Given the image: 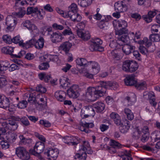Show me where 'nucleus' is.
<instances>
[{
    "label": "nucleus",
    "mask_w": 160,
    "mask_h": 160,
    "mask_svg": "<svg viewBox=\"0 0 160 160\" xmlns=\"http://www.w3.org/2000/svg\"><path fill=\"white\" fill-rule=\"evenodd\" d=\"M118 87V83L116 82H103L101 86L97 87H89L87 89L86 93L84 94V98L88 102H92L96 101L99 97L103 96L106 92V88H110L114 90Z\"/></svg>",
    "instance_id": "obj_1"
},
{
    "label": "nucleus",
    "mask_w": 160,
    "mask_h": 160,
    "mask_svg": "<svg viewBox=\"0 0 160 160\" xmlns=\"http://www.w3.org/2000/svg\"><path fill=\"white\" fill-rule=\"evenodd\" d=\"M20 118L18 117H12L6 121L2 122V128H0L2 134H4L8 130L14 131L18 127V123L16 121H20Z\"/></svg>",
    "instance_id": "obj_2"
},
{
    "label": "nucleus",
    "mask_w": 160,
    "mask_h": 160,
    "mask_svg": "<svg viewBox=\"0 0 160 160\" xmlns=\"http://www.w3.org/2000/svg\"><path fill=\"white\" fill-rule=\"evenodd\" d=\"M79 151L84 152L81 154L78 153L74 156L75 159H82L85 160L87 157V153L89 154H92L93 152L91 150L90 144L87 141H83L82 144L79 147Z\"/></svg>",
    "instance_id": "obj_3"
},
{
    "label": "nucleus",
    "mask_w": 160,
    "mask_h": 160,
    "mask_svg": "<svg viewBox=\"0 0 160 160\" xmlns=\"http://www.w3.org/2000/svg\"><path fill=\"white\" fill-rule=\"evenodd\" d=\"M113 24L114 27L122 28L121 29L116 31V35L122 34L128 32V30L126 28L128 26V23L126 21L122 19L115 20L113 21Z\"/></svg>",
    "instance_id": "obj_4"
},
{
    "label": "nucleus",
    "mask_w": 160,
    "mask_h": 160,
    "mask_svg": "<svg viewBox=\"0 0 160 160\" xmlns=\"http://www.w3.org/2000/svg\"><path fill=\"white\" fill-rule=\"evenodd\" d=\"M102 41L99 38H95L93 39L91 41L89 48L92 51H98L102 52L103 51V48L101 45Z\"/></svg>",
    "instance_id": "obj_5"
},
{
    "label": "nucleus",
    "mask_w": 160,
    "mask_h": 160,
    "mask_svg": "<svg viewBox=\"0 0 160 160\" xmlns=\"http://www.w3.org/2000/svg\"><path fill=\"white\" fill-rule=\"evenodd\" d=\"M15 151L18 157L22 160H28L30 158L29 154L23 147H19L17 148Z\"/></svg>",
    "instance_id": "obj_6"
},
{
    "label": "nucleus",
    "mask_w": 160,
    "mask_h": 160,
    "mask_svg": "<svg viewBox=\"0 0 160 160\" xmlns=\"http://www.w3.org/2000/svg\"><path fill=\"white\" fill-rule=\"evenodd\" d=\"M17 23L16 18L12 15L7 16L6 22V24L7 26L6 31L8 32L12 31L14 29Z\"/></svg>",
    "instance_id": "obj_7"
},
{
    "label": "nucleus",
    "mask_w": 160,
    "mask_h": 160,
    "mask_svg": "<svg viewBox=\"0 0 160 160\" xmlns=\"http://www.w3.org/2000/svg\"><path fill=\"white\" fill-rule=\"evenodd\" d=\"M78 91V86L76 84L73 85L67 90V95L70 98H76L79 95Z\"/></svg>",
    "instance_id": "obj_8"
},
{
    "label": "nucleus",
    "mask_w": 160,
    "mask_h": 160,
    "mask_svg": "<svg viewBox=\"0 0 160 160\" xmlns=\"http://www.w3.org/2000/svg\"><path fill=\"white\" fill-rule=\"evenodd\" d=\"M44 148V144L41 142L36 143L34 147L33 150H30V152L34 156H39V154L41 153Z\"/></svg>",
    "instance_id": "obj_9"
},
{
    "label": "nucleus",
    "mask_w": 160,
    "mask_h": 160,
    "mask_svg": "<svg viewBox=\"0 0 160 160\" xmlns=\"http://www.w3.org/2000/svg\"><path fill=\"white\" fill-rule=\"evenodd\" d=\"M59 153L58 150L57 148H50L47 152H44V154L45 156L48 157V159L55 160L58 156Z\"/></svg>",
    "instance_id": "obj_10"
},
{
    "label": "nucleus",
    "mask_w": 160,
    "mask_h": 160,
    "mask_svg": "<svg viewBox=\"0 0 160 160\" xmlns=\"http://www.w3.org/2000/svg\"><path fill=\"white\" fill-rule=\"evenodd\" d=\"M62 141L65 143L69 145H75L79 142V138L78 137L67 136L63 138Z\"/></svg>",
    "instance_id": "obj_11"
},
{
    "label": "nucleus",
    "mask_w": 160,
    "mask_h": 160,
    "mask_svg": "<svg viewBox=\"0 0 160 160\" xmlns=\"http://www.w3.org/2000/svg\"><path fill=\"white\" fill-rule=\"evenodd\" d=\"M94 108L92 105H88L85 106L81 110V112L83 113V111L86 113L84 115L85 118H87L89 116H92L93 117L95 114Z\"/></svg>",
    "instance_id": "obj_12"
},
{
    "label": "nucleus",
    "mask_w": 160,
    "mask_h": 160,
    "mask_svg": "<svg viewBox=\"0 0 160 160\" xmlns=\"http://www.w3.org/2000/svg\"><path fill=\"white\" fill-rule=\"evenodd\" d=\"M143 97L146 99H149L151 104L153 107H155L156 106L157 103L155 101V97L153 92H145L143 93Z\"/></svg>",
    "instance_id": "obj_13"
},
{
    "label": "nucleus",
    "mask_w": 160,
    "mask_h": 160,
    "mask_svg": "<svg viewBox=\"0 0 160 160\" xmlns=\"http://www.w3.org/2000/svg\"><path fill=\"white\" fill-rule=\"evenodd\" d=\"M136 101L135 95L133 93H131L130 96L126 97L124 101V104L125 106L132 105Z\"/></svg>",
    "instance_id": "obj_14"
},
{
    "label": "nucleus",
    "mask_w": 160,
    "mask_h": 160,
    "mask_svg": "<svg viewBox=\"0 0 160 160\" xmlns=\"http://www.w3.org/2000/svg\"><path fill=\"white\" fill-rule=\"evenodd\" d=\"M117 125L120 126V130L123 133L127 132L130 127V122L127 120H125L123 123H122L121 121L120 125Z\"/></svg>",
    "instance_id": "obj_15"
},
{
    "label": "nucleus",
    "mask_w": 160,
    "mask_h": 160,
    "mask_svg": "<svg viewBox=\"0 0 160 160\" xmlns=\"http://www.w3.org/2000/svg\"><path fill=\"white\" fill-rule=\"evenodd\" d=\"M50 38L53 43H57L60 42L62 38V35L61 33L58 32H53L51 35Z\"/></svg>",
    "instance_id": "obj_16"
},
{
    "label": "nucleus",
    "mask_w": 160,
    "mask_h": 160,
    "mask_svg": "<svg viewBox=\"0 0 160 160\" xmlns=\"http://www.w3.org/2000/svg\"><path fill=\"white\" fill-rule=\"evenodd\" d=\"M115 9L119 12H124L127 10V7L126 4L122 2H118L114 5Z\"/></svg>",
    "instance_id": "obj_17"
},
{
    "label": "nucleus",
    "mask_w": 160,
    "mask_h": 160,
    "mask_svg": "<svg viewBox=\"0 0 160 160\" xmlns=\"http://www.w3.org/2000/svg\"><path fill=\"white\" fill-rule=\"evenodd\" d=\"M94 126V124L92 122L90 123H82L81 125L79 127V129L82 131L86 133L89 132L88 129L89 128H92Z\"/></svg>",
    "instance_id": "obj_18"
},
{
    "label": "nucleus",
    "mask_w": 160,
    "mask_h": 160,
    "mask_svg": "<svg viewBox=\"0 0 160 160\" xmlns=\"http://www.w3.org/2000/svg\"><path fill=\"white\" fill-rule=\"evenodd\" d=\"M66 94L63 91H58L55 93V97L57 101L62 102L66 99Z\"/></svg>",
    "instance_id": "obj_19"
},
{
    "label": "nucleus",
    "mask_w": 160,
    "mask_h": 160,
    "mask_svg": "<svg viewBox=\"0 0 160 160\" xmlns=\"http://www.w3.org/2000/svg\"><path fill=\"white\" fill-rule=\"evenodd\" d=\"M124 82L125 85L130 86L135 85L136 82L133 75H129L127 76L124 79Z\"/></svg>",
    "instance_id": "obj_20"
},
{
    "label": "nucleus",
    "mask_w": 160,
    "mask_h": 160,
    "mask_svg": "<svg viewBox=\"0 0 160 160\" xmlns=\"http://www.w3.org/2000/svg\"><path fill=\"white\" fill-rule=\"evenodd\" d=\"M89 65L92 67L91 72L94 74H97L100 70V66L97 62L95 61H90L89 62Z\"/></svg>",
    "instance_id": "obj_21"
},
{
    "label": "nucleus",
    "mask_w": 160,
    "mask_h": 160,
    "mask_svg": "<svg viewBox=\"0 0 160 160\" xmlns=\"http://www.w3.org/2000/svg\"><path fill=\"white\" fill-rule=\"evenodd\" d=\"M122 50L123 52L126 55H128L134 50L135 47L134 46L127 43L122 45Z\"/></svg>",
    "instance_id": "obj_22"
},
{
    "label": "nucleus",
    "mask_w": 160,
    "mask_h": 160,
    "mask_svg": "<svg viewBox=\"0 0 160 160\" xmlns=\"http://www.w3.org/2000/svg\"><path fill=\"white\" fill-rule=\"evenodd\" d=\"M118 35V42L119 45H123L124 43H128L130 42V39L128 36L123 34Z\"/></svg>",
    "instance_id": "obj_23"
},
{
    "label": "nucleus",
    "mask_w": 160,
    "mask_h": 160,
    "mask_svg": "<svg viewBox=\"0 0 160 160\" xmlns=\"http://www.w3.org/2000/svg\"><path fill=\"white\" fill-rule=\"evenodd\" d=\"M93 107L98 112H101L104 109L105 105L102 102H98L93 104Z\"/></svg>",
    "instance_id": "obj_24"
},
{
    "label": "nucleus",
    "mask_w": 160,
    "mask_h": 160,
    "mask_svg": "<svg viewBox=\"0 0 160 160\" xmlns=\"http://www.w3.org/2000/svg\"><path fill=\"white\" fill-rule=\"evenodd\" d=\"M77 33L78 35L83 40H87L90 38V35L88 31L83 32L79 30L77 31Z\"/></svg>",
    "instance_id": "obj_25"
},
{
    "label": "nucleus",
    "mask_w": 160,
    "mask_h": 160,
    "mask_svg": "<svg viewBox=\"0 0 160 160\" xmlns=\"http://www.w3.org/2000/svg\"><path fill=\"white\" fill-rule=\"evenodd\" d=\"M10 104L9 99L5 97L2 98L1 101H0V108L7 109Z\"/></svg>",
    "instance_id": "obj_26"
},
{
    "label": "nucleus",
    "mask_w": 160,
    "mask_h": 160,
    "mask_svg": "<svg viewBox=\"0 0 160 160\" xmlns=\"http://www.w3.org/2000/svg\"><path fill=\"white\" fill-rule=\"evenodd\" d=\"M69 80L67 78L65 77H62L59 79L61 86L63 88L66 89L67 88L69 87L70 85Z\"/></svg>",
    "instance_id": "obj_27"
},
{
    "label": "nucleus",
    "mask_w": 160,
    "mask_h": 160,
    "mask_svg": "<svg viewBox=\"0 0 160 160\" xmlns=\"http://www.w3.org/2000/svg\"><path fill=\"white\" fill-rule=\"evenodd\" d=\"M10 66L9 62L7 61L0 62V75L3 74L4 71L8 69Z\"/></svg>",
    "instance_id": "obj_28"
},
{
    "label": "nucleus",
    "mask_w": 160,
    "mask_h": 160,
    "mask_svg": "<svg viewBox=\"0 0 160 160\" xmlns=\"http://www.w3.org/2000/svg\"><path fill=\"white\" fill-rule=\"evenodd\" d=\"M72 45L71 43L68 42H66L61 44L60 47L61 49L65 52L66 53H68Z\"/></svg>",
    "instance_id": "obj_29"
},
{
    "label": "nucleus",
    "mask_w": 160,
    "mask_h": 160,
    "mask_svg": "<svg viewBox=\"0 0 160 160\" xmlns=\"http://www.w3.org/2000/svg\"><path fill=\"white\" fill-rule=\"evenodd\" d=\"M44 43V39L41 37L37 41L36 40L34 46L37 49H41L43 47Z\"/></svg>",
    "instance_id": "obj_30"
},
{
    "label": "nucleus",
    "mask_w": 160,
    "mask_h": 160,
    "mask_svg": "<svg viewBox=\"0 0 160 160\" xmlns=\"http://www.w3.org/2000/svg\"><path fill=\"white\" fill-rule=\"evenodd\" d=\"M110 117L117 125H120L121 121V118L119 115L115 112H112L110 114Z\"/></svg>",
    "instance_id": "obj_31"
},
{
    "label": "nucleus",
    "mask_w": 160,
    "mask_h": 160,
    "mask_svg": "<svg viewBox=\"0 0 160 160\" xmlns=\"http://www.w3.org/2000/svg\"><path fill=\"white\" fill-rule=\"evenodd\" d=\"M76 63L80 66L87 67L89 65V62L84 58H78L76 60Z\"/></svg>",
    "instance_id": "obj_32"
},
{
    "label": "nucleus",
    "mask_w": 160,
    "mask_h": 160,
    "mask_svg": "<svg viewBox=\"0 0 160 160\" xmlns=\"http://www.w3.org/2000/svg\"><path fill=\"white\" fill-rule=\"evenodd\" d=\"M131 155L130 153L126 151L118 155V156L122 159V160H132L133 158L131 157Z\"/></svg>",
    "instance_id": "obj_33"
},
{
    "label": "nucleus",
    "mask_w": 160,
    "mask_h": 160,
    "mask_svg": "<svg viewBox=\"0 0 160 160\" xmlns=\"http://www.w3.org/2000/svg\"><path fill=\"white\" fill-rule=\"evenodd\" d=\"M70 18L75 22H79L82 19V17L76 13H71Z\"/></svg>",
    "instance_id": "obj_34"
},
{
    "label": "nucleus",
    "mask_w": 160,
    "mask_h": 160,
    "mask_svg": "<svg viewBox=\"0 0 160 160\" xmlns=\"http://www.w3.org/2000/svg\"><path fill=\"white\" fill-rule=\"evenodd\" d=\"M14 48L13 47H3L2 49V52L6 54H9L12 56V53L13 52Z\"/></svg>",
    "instance_id": "obj_35"
},
{
    "label": "nucleus",
    "mask_w": 160,
    "mask_h": 160,
    "mask_svg": "<svg viewBox=\"0 0 160 160\" xmlns=\"http://www.w3.org/2000/svg\"><path fill=\"white\" fill-rule=\"evenodd\" d=\"M109 18H110V17L108 16L105 17V19H102L98 23V26L100 28L102 29L105 27L107 26L108 24Z\"/></svg>",
    "instance_id": "obj_36"
},
{
    "label": "nucleus",
    "mask_w": 160,
    "mask_h": 160,
    "mask_svg": "<svg viewBox=\"0 0 160 160\" xmlns=\"http://www.w3.org/2000/svg\"><path fill=\"white\" fill-rule=\"evenodd\" d=\"M152 41L150 39H148L146 37H144L143 40H140L138 41V43L140 44H143L146 47H149L152 44Z\"/></svg>",
    "instance_id": "obj_37"
},
{
    "label": "nucleus",
    "mask_w": 160,
    "mask_h": 160,
    "mask_svg": "<svg viewBox=\"0 0 160 160\" xmlns=\"http://www.w3.org/2000/svg\"><path fill=\"white\" fill-rule=\"evenodd\" d=\"M44 12L42 9H38V8L37 10L35 12L34 17L35 18H37L39 19H42L43 18Z\"/></svg>",
    "instance_id": "obj_38"
},
{
    "label": "nucleus",
    "mask_w": 160,
    "mask_h": 160,
    "mask_svg": "<svg viewBox=\"0 0 160 160\" xmlns=\"http://www.w3.org/2000/svg\"><path fill=\"white\" fill-rule=\"evenodd\" d=\"M92 0H78V3L81 6L85 7L90 5Z\"/></svg>",
    "instance_id": "obj_39"
},
{
    "label": "nucleus",
    "mask_w": 160,
    "mask_h": 160,
    "mask_svg": "<svg viewBox=\"0 0 160 160\" xmlns=\"http://www.w3.org/2000/svg\"><path fill=\"white\" fill-rule=\"evenodd\" d=\"M12 42L15 43H18L20 46L23 47L24 43L23 40L20 38L19 35L17 36L12 39Z\"/></svg>",
    "instance_id": "obj_40"
},
{
    "label": "nucleus",
    "mask_w": 160,
    "mask_h": 160,
    "mask_svg": "<svg viewBox=\"0 0 160 160\" xmlns=\"http://www.w3.org/2000/svg\"><path fill=\"white\" fill-rule=\"evenodd\" d=\"M29 30H31V34L33 35L34 36H36L39 34V30L36 26L34 24H32Z\"/></svg>",
    "instance_id": "obj_41"
},
{
    "label": "nucleus",
    "mask_w": 160,
    "mask_h": 160,
    "mask_svg": "<svg viewBox=\"0 0 160 160\" xmlns=\"http://www.w3.org/2000/svg\"><path fill=\"white\" fill-rule=\"evenodd\" d=\"M19 137L21 140V142L23 144L29 145L32 142V140L30 138H25L23 137L22 135L20 136Z\"/></svg>",
    "instance_id": "obj_42"
},
{
    "label": "nucleus",
    "mask_w": 160,
    "mask_h": 160,
    "mask_svg": "<svg viewBox=\"0 0 160 160\" xmlns=\"http://www.w3.org/2000/svg\"><path fill=\"white\" fill-rule=\"evenodd\" d=\"M138 68V65L135 62L131 61L129 72H132L136 71Z\"/></svg>",
    "instance_id": "obj_43"
},
{
    "label": "nucleus",
    "mask_w": 160,
    "mask_h": 160,
    "mask_svg": "<svg viewBox=\"0 0 160 160\" xmlns=\"http://www.w3.org/2000/svg\"><path fill=\"white\" fill-rule=\"evenodd\" d=\"M135 87L138 90L144 89L146 88V84L145 82H137L135 84Z\"/></svg>",
    "instance_id": "obj_44"
},
{
    "label": "nucleus",
    "mask_w": 160,
    "mask_h": 160,
    "mask_svg": "<svg viewBox=\"0 0 160 160\" xmlns=\"http://www.w3.org/2000/svg\"><path fill=\"white\" fill-rule=\"evenodd\" d=\"M25 96L28 98V102H33L36 99V95L35 93L29 92L28 93H26Z\"/></svg>",
    "instance_id": "obj_45"
},
{
    "label": "nucleus",
    "mask_w": 160,
    "mask_h": 160,
    "mask_svg": "<svg viewBox=\"0 0 160 160\" xmlns=\"http://www.w3.org/2000/svg\"><path fill=\"white\" fill-rule=\"evenodd\" d=\"M81 73L86 78H93V75H94L93 73H90L88 71L85 69H82L81 72Z\"/></svg>",
    "instance_id": "obj_46"
},
{
    "label": "nucleus",
    "mask_w": 160,
    "mask_h": 160,
    "mask_svg": "<svg viewBox=\"0 0 160 160\" xmlns=\"http://www.w3.org/2000/svg\"><path fill=\"white\" fill-rule=\"evenodd\" d=\"M35 42L36 40L35 39H32L26 43H24L23 47L26 49L29 48L33 44L35 45Z\"/></svg>",
    "instance_id": "obj_47"
},
{
    "label": "nucleus",
    "mask_w": 160,
    "mask_h": 160,
    "mask_svg": "<svg viewBox=\"0 0 160 160\" xmlns=\"http://www.w3.org/2000/svg\"><path fill=\"white\" fill-rule=\"evenodd\" d=\"M131 61L127 60L123 62L122 65V69L123 70L126 72H129V69L130 66V63Z\"/></svg>",
    "instance_id": "obj_48"
},
{
    "label": "nucleus",
    "mask_w": 160,
    "mask_h": 160,
    "mask_svg": "<svg viewBox=\"0 0 160 160\" xmlns=\"http://www.w3.org/2000/svg\"><path fill=\"white\" fill-rule=\"evenodd\" d=\"M68 10V11L70 12V13H77L78 11L77 5L74 3H72L69 6Z\"/></svg>",
    "instance_id": "obj_49"
},
{
    "label": "nucleus",
    "mask_w": 160,
    "mask_h": 160,
    "mask_svg": "<svg viewBox=\"0 0 160 160\" xmlns=\"http://www.w3.org/2000/svg\"><path fill=\"white\" fill-rule=\"evenodd\" d=\"M149 38L151 41L154 42H158L160 41V35L158 34H152L149 36Z\"/></svg>",
    "instance_id": "obj_50"
},
{
    "label": "nucleus",
    "mask_w": 160,
    "mask_h": 160,
    "mask_svg": "<svg viewBox=\"0 0 160 160\" xmlns=\"http://www.w3.org/2000/svg\"><path fill=\"white\" fill-rule=\"evenodd\" d=\"M38 8L37 7H28L27 8V14H32V16H34Z\"/></svg>",
    "instance_id": "obj_51"
},
{
    "label": "nucleus",
    "mask_w": 160,
    "mask_h": 160,
    "mask_svg": "<svg viewBox=\"0 0 160 160\" xmlns=\"http://www.w3.org/2000/svg\"><path fill=\"white\" fill-rule=\"evenodd\" d=\"M3 41L6 43L11 44L12 42V39L11 37L8 35H5L2 37Z\"/></svg>",
    "instance_id": "obj_52"
},
{
    "label": "nucleus",
    "mask_w": 160,
    "mask_h": 160,
    "mask_svg": "<svg viewBox=\"0 0 160 160\" xmlns=\"http://www.w3.org/2000/svg\"><path fill=\"white\" fill-rule=\"evenodd\" d=\"M49 67L48 62H44L40 64L38 66V68L41 70H46L48 69Z\"/></svg>",
    "instance_id": "obj_53"
},
{
    "label": "nucleus",
    "mask_w": 160,
    "mask_h": 160,
    "mask_svg": "<svg viewBox=\"0 0 160 160\" xmlns=\"http://www.w3.org/2000/svg\"><path fill=\"white\" fill-rule=\"evenodd\" d=\"M48 58L50 61H52L57 63L59 62V60L58 56L49 55L48 56Z\"/></svg>",
    "instance_id": "obj_54"
},
{
    "label": "nucleus",
    "mask_w": 160,
    "mask_h": 160,
    "mask_svg": "<svg viewBox=\"0 0 160 160\" xmlns=\"http://www.w3.org/2000/svg\"><path fill=\"white\" fill-rule=\"evenodd\" d=\"M110 146L114 147L116 148H121V144L118 142L113 140H111L110 143Z\"/></svg>",
    "instance_id": "obj_55"
},
{
    "label": "nucleus",
    "mask_w": 160,
    "mask_h": 160,
    "mask_svg": "<svg viewBox=\"0 0 160 160\" xmlns=\"http://www.w3.org/2000/svg\"><path fill=\"white\" fill-rule=\"evenodd\" d=\"M27 105L28 103L27 101L23 100L19 102L17 105V106L19 108L23 109L26 108Z\"/></svg>",
    "instance_id": "obj_56"
},
{
    "label": "nucleus",
    "mask_w": 160,
    "mask_h": 160,
    "mask_svg": "<svg viewBox=\"0 0 160 160\" xmlns=\"http://www.w3.org/2000/svg\"><path fill=\"white\" fill-rule=\"evenodd\" d=\"M0 145L2 148L4 149H6L8 148L9 146V143L5 140H3L1 142Z\"/></svg>",
    "instance_id": "obj_57"
},
{
    "label": "nucleus",
    "mask_w": 160,
    "mask_h": 160,
    "mask_svg": "<svg viewBox=\"0 0 160 160\" xmlns=\"http://www.w3.org/2000/svg\"><path fill=\"white\" fill-rule=\"evenodd\" d=\"M39 123L46 127H49L51 126L50 122L46 120H41L39 121Z\"/></svg>",
    "instance_id": "obj_58"
},
{
    "label": "nucleus",
    "mask_w": 160,
    "mask_h": 160,
    "mask_svg": "<svg viewBox=\"0 0 160 160\" xmlns=\"http://www.w3.org/2000/svg\"><path fill=\"white\" fill-rule=\"evenodd\" d=\"M15 6L19 5H24L26 4H29L26 0H16Z\"/></svg>",
    "instance_id": "obj_59"
},
{
    "label": "nucleus",
    "mask_w": 160,
    "mask_h": 160,
    "mask_svg": "<svg viewBox=\"0 0 160 160\" xmlns=\"http://www.w3.org/2000/svg\"><path fill=\"white\" fill-rule=\"evenodd\" d=\"M36 90L42 93H45L46 91V89L42 85H39L36 87Z\"/></svg>",
    "instance_id": "obj_60"
},
{
    "label": "nucleus",
    "mask_w": 160,
    "mask_h": 160,
    "mask_svg": "<svg viewBox=\"0 0 160 160\" xmlns=\"http://www.w3.org/2000/svg\"><path fill=\"white\" fill-rule=\"evenodd\" d=\"M151 30L152 32H154L160 31V26L158 24L153 25L151 27Z\"/></svg>",
    "instance_id": "obj_61"
},
{
    "label": "nucleus",
    "mask_w": 160,
    "mask_h": 160,
    "mask_svg": "<svg viewBox=\"0 0 160 160\" xmlns=\"http://www.w3.org/2000/svg\"><path fill=\"white\" fill-rule=\"evenodd\" d=\"M7 83V81L5 78L3 77H0V88L5 86Z\"/></svg>",
    "instance_id": "obj_62"
},
{
    "label": "nucleus",
    "mask_w": 160,
    "mask_h": 160,
    "mask_svg": "<svg viewBox=\"0 0 160 160\" xmlns=\"http://www.w3.org/2000/svg\"><path fill=\"white\" fill-rule=\"evenodd\" d=\"M16 16L19 18H22L26 13V11L23 9L20 8L19 11L16 12Z\"/></svg>",
    "instance_id": "obj_63"
},
{
    "label": "nucleus",
    "mask_w": 160,
    "mask_h": 160,
    "mask_svg": "<svg viewBox=\"0 0 160 160\" xmlns=\"http://www.w3.org/2000/svg\"><path fill=\"white\" fill-rule=\"evenodd\" d=\"M9 68V70L12 72L18 69H19V66L18 65L16 64H12L11 65H10Z\"/></svg>",
    "instance_id": "obj_64"
}]
</instances>
